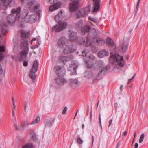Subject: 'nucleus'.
<instances>
[{"label":"nucleus","instance_id":"f257e3e1","mask_svg":"<svg viewBox=\"0 0 148 148\" xmlns=\"http://www.w3.org/2000/svg\"><path fill=\"white\" fill-rule=\"evenodd\" d=\"M21 10V8L18 7L16 9H13L12 11V14L8 15L7 17V20L9 24L13 25L16 21V16L19 17L20 12Z\"/></svg>","mask_w":148,"mask_h":148},{"label":"nucleus","instance_id":"f03ea898","mask_svg":"<svg viewBox=\"0 0 148 148\" xmlns=\"http://www.w3.org/2000/svg\"><path fill=\"white\" fill-rule=\"evenodd\" d=\"M22 3L27 4V7L31 10L35 12L39 8L40 5L34 6L36 1L35 0H20Z\"/></svg>","mask_w":148,"mask_h":148},{"label":"nucleus","instance_id":"7ed1b4c3","mask_svg":"<svg viewBox=\"0 0 148 148\" xmlns=\"http://www.w3.org/2000/svg\"><path fill=\"white\" fill-rule=\"evenodd\" d=\"M28 41L26 40L23 41L21 43V49H25L21 52V56L22 58L25 57L29 52Z\"/></svg>","mask_w":148,"mask_h":148},{"label":"nucleus","instance_id":"20e7f679","mask_svg":"<svg viewBox=\"0 0 148 148\" xmlns=\"http://www.w3.org/2000/svg\"><path fill=\"white\" fill-rule=\"evenodd\" d=\"M110 68V66L107 65L104 67L103 62L101 61H99L98 62L97 69L99 71L98 74V76H99L102 73H104L106 71Z\"/></svg>","mask_w":148,"mask_h":148},{"label":"nucleus","instance_id":"39448f33","mask_svg":"<svg viewBox=\"0 0 148 148\" xmlns=\"http://www.w3.org/2000/svg\"><path fill=\"white\" fill-rule=\"evenodd\" d=\"M38 62L37 60H36L34 62L31 69L29 76L33 80H35L36 77L35 73L38 69Z\"/></svg>","mask_w":148,"mask_h":148},{"label":"nucleus","instance_id":"423d86ee","mask_svg":"<svg viewBox=\"0 0 148 148\" xmlns=\"http://www.w3.org/2000/svg\"><path fill=\"white\" fill-rule=\"evenodd\" d=\"M68 25V23L66 22H63L60 24L55 25L53 28V31L58 32L66 29Z\"/></svg>","mask_w":148,"mask_h":148},{"label":"nucleus","instance_id":"0eeeda50","mask_svg":"<svg viewBox=\"0 0 148 148\" xmlns=\"http://www.w3.org/2000/svg\"><path fill=\"white\" fill-rule=\"evenodd\" d=\"M71 3L70 5V10L71 12L76 11L80 8L79 1L80 0H70Z\"/></svg>","mask_w":148,"mask_h":148},{"label":"nucleus","instance_id":"6e6552de","mask_svg":"<svg viewBox=\"0 0 148 148\" xmlns=\"http://www.w3.org/2000/svg\"><path fill=\"white\" fill-rule=\"evenodd\" d=\"M54 70L57 76L63 77L65 73V69L62 66H56L54 68Z\"/></svg>","mask_w":148,"mask_h":148},{"label":"nucleus","instance_id":"1a4fd4ad","mask_svg":"<svg viewBox=\"0 0 148 148\" xmlns=\"http://www.w3.org/2000/svg\"><path fill=\"white\" fill-rule=\"evenodd\" d=\"M90 8L89 6L86 7L84 9H82L76 13L77 17L86 16L90 12Z\"/></svg>","mask_w":148,"mask_h":148},{"label":"nucleus","instance_id":"9d476101","mask_svg":"<svg viewBox=\"0 0 148 148\" xmlns=\"http://www.w3.org/2000/svg\"><path fill=\"white\" fill-rule=\"evenodd\" d=\"M63 53L68 54L73 52L75 51L76 48L75 46L74 45H66L63 48Z\"/></svg>","mask_w":148,"mask_h":148},{"label":"nucleus","instance_id":"9b49d317","mask_svg":"<svg viewBox=\"0 0 148 148\" xmlns=\"http://www.w3.org/2000/svg\"><path fill=\"white\" fill-rule=\"evenodd\" d=\"M114 61L117 63L118 65L120 67H122L124 64V62L123 59V57L120 56L117 53L114 55Z\"/></svg>","mask_w":148,"mask_h":148},{"label":"nucleus","instance_id":"f8f14e48","mask_svg":"<svg viewBox=\"0 0 148 148\" xmlns=\"http://www.w3.org/2000/svg\"><path fill=\"white\" fill-rule=\"evenodd\" d=\"M2 1L3 5V8L4 10L7 9L8 5L11 7L14 6L15 5V2L14 0H2Z\"/></svg>","mask_w":148,"mask_h":148},{"label":"nucleus","instance_id":"ddd939ff","mask_svg":"<svg viewBox=\"0 0 148 148\" xmlns=\"http://www.w3.org/2000/svg\"><path fill=\"white\" fill-rule=\"evenodd\" d=\"M58 46L62 48L68 45V40L65 37H61L58 41Z\"/></svg>","mask_w":148,"mask_h":148},{"label":"nucleus","instance_id":"4468645a","mask_svg":"<svg viewBox=\"0 0 148 148\" xmlns=\"http://www.w3.org/2000/svg\"><path fill=\"white\" fill-rule=\"evenodd\" d=\"M87 58H85L84 60L87 65V66L89 68L92 67L93 65L92 62L95 59V57L92 55L90 56L87 59Z\"/></svg>","mask_w":148,"mask_h":148},{"label":"nucleus","instance_id":"2eb2a0df","mask_svg":"<svg viewBox=\"0 0 148 148\" xmlns=\"http://www.w3.org/2000/svg\"><path fill=\"white\" fill-rule=\"evenodd\" d=\"M36 15L35 14H32L31 15H29L26 18L25 22L27 23H34L36 21Z\"/></svg>","mask_w":148,"mask_h":148},{"label":"nucleus","instance_id":"dca6fc26","mask_svg":"<svg viewBox=\"0 0 148 148\" xmlns=\"http://www.w3.org/2000/svg\"><path fill=\"white\" fill-rule=\"evenodd\" d=\"M93 1L94 8L93 12H97L99 9L101 0H92Z\"/></svg>","mask_w":148,"mask_h":148},{"label":"nucleus","instance_id":"f3484780","mask_svg":"<svg viewBox=\"0 0 148 148\" xmlns=\"http://www.w3.org/2000/svg\"><path fill=\"white\" fill-rule=\"evenodd\" d=\"M69 32H70L69 36V40L72 41L76 40L77 39L76 33L74 31L71 32L70 30Z\"/></svg>","mask_w":148,"mask_h":148},{"label":"nucleus","instance_id":"a211bd4d","mask_svg":"<svg viewBox=\"0 0 148 148\" xmlns=\"http://www.w3.org/2000/svg\"><path fill=\"white\" fill-rule=\"evenodd\" d=\"M64 16V14L63 12L61 11L55 17V19L58 23H59L61 21V20L63 19Z\"/></svg>","mask_w":148,"mask_h":148},{"label":"nucleus","instance_id":"6ab92c4d","mask_svg":"<svg viewBox=\"0 0 148 148\" xmlns=\"http://www.w3.org/2000/svg\"><path fill=\"white\" fill-rule=\"evenodd\" d=\"M91 30H92L95 32H96V30L95 29H91L90 26L89 25H87L81 27V31L83 33V35H84L85 33L89 32Z\"/></svg>","mask_w":148,"mask_h":148},{"label":"nucleus","instance_id":"aec40b11","mask_svg":"<svg viewBox=\"0 0 148 148\" xmlns=\"http://www.w3.org/2000/svg\"><path fill=\"white\" fill-rule=\"evenodd\" d=\"M128 45V41L127 39H124L121 46L123 52H125L127 50Z\"/></svg>","mask_w":148,"mask_h":148},{"label":"nucleus","instance_id":"412c9836","mask_svg":"<svg viewBox=\"0 0 148 148\" xmlns=\"http://www.w3.org/2000/svg\"><path fill=\"white\" fill-rule=\"evenodd\" d=\"M69 82L72 87L74 88L77 87L79 84L78 81L76 79H70Z\"/></svg>","mask_w":148,"mask_h":148},{"label":"nucleus","instance_id":"4be33fe9","mask_svg":"<svg viewBox=\"0 0 148 148\" xmlns=\"http://www.w3.org/2000/svg\"><path fill=\"white\" fill-rule=\"evenodd\" d=\"M55 80L57 84L59 85L63 84L67 82L63 78L57 77L55 79Z\"/></svg>","mask_w":148,"mask_h":148},{"label":"nucleus","instance_id":"5701e85b","mask_svg":"<svg viewBox=\"0 0 148 148\" xmlns=\"http://www.w3.org/2000/svg\"><path fill=\"white\" fill-rule=\"evenodd\" d=\"M29 12L26 9L23 10L21 14V18L23 19H24V21H25L26 18L29 15H28Z\"/></svg>","mask_w":148,"mask_h":148},{"label":"nucleus","instance_id":"b1692460","mask_svg":"<svg viewBox=\"0 0 148 148\" xmlns=\"http://www.w3.org/2000/svg\"><path fill=\"white\" fill-rule=\"evenodd\" d=\"M109 53L105 50L100 51L98 54V56L99 58H102L104 56H108Z\"/></svg>","mask_w":148,"mask_h":148},{"label":"nucleus","instance_id":"393cba45","mask_svg":"<svg viewBox=\"0 0 148 148\" xmlns=\"http://www.w3.org/2000/svg\"><path fill=\"white\" fill-rule=\"evenodd\" d=\"M21 52L20 53V55L15 56L13 57V58L16 61L20 62L22 60H23L26 58V56L22 58L21 56Z\"/></svg>","mask_w":148,"mask_h":148},{"label":"nucleus","instance_id":"a878e982","mask_svg":"<svg viewBox=\"0 0 148 148\" xmlns=\"http://www.w3.org/2000/svg\"><path fill=\"white\" fill-rule=\"evenodd\" d=\"M94 40H96L97 42V43L98 45H103L105 42L104 40L101 38H95L93 39Z\"/></svg>","mask_w":148,"mask_h":148},{"label":"nucleus","instance_id":"bb28decb","mask_svg":"<svg viewBox=\"0 0 148 148\" xmlns=\"http://www.w3.org/2000/svg\"><path fill=\"white\" fill-rule=\"evenodd\" d=\"M8 25L6 23L1 27V30L3 35H5L7 32Z\"/></svg>","mask_w":148,"mask_h":148},{"label":"nucleus","instance_id":"cd10ccee","mask_svg":"<svg viewBox=\"0 0 148 148\" xmlns=\"http://www.w3.org/2000/svg\"><path fill=\"white\" fill-rule=\"evenodd\" d=\"M106 43L109 46H113L114 45L113 41L111 38H107L106 39Z\"/></svg>","mask_w":148,"mask_h":148},{"label":"nucleus","instance_id":"c85d7f7f","mask_svg":"<svg viewBox=\"0 0 148 148\" xmlns=\"http://www.w3.org/2000/svg\"><path fill=\"white\" fill-rule=\"evenodd\" d=\"M14 125L15 128V129L17 130H21L22 128L21 126H19L17 125V123L16 119L14 118V121H13Z\"/></svg>","mask_w":148,"mask_h":148},{"label":"nucleus","instance_id":"c756f323","mask_svg":"<svg viewBox=\"0 0 148 148\" xmlns=\"http://www.w3.org/2000/svg\"><path fill=\"white\" fill-rule=\"evenodd\" d=\"M53 121H50L49 120L46 121L45 122V126L46 127H50L52 125Z\"/></svg>","mask_w":148,"mask_h":148},{"label":"nucleus","instance_id":"7c9ffc66","mask_svg":"<svg viewBox=\"0 0 148 148\" xmlns=\"http://www.w3.org/2000/svg\"><path fill=\"white\" fill-rule=\"evenodd\" d=\"M21 36L22 39H23L28 38V34L27 33L24 31H21Z\"/></svg>","mask_w":148,"mask_h":148},{"label":"nucleus","instance_id":"2f4dec72","mask_svg":"<svg viewBox=\"0 0 148 148\" xmlns=\"http://www.w3.org/2000/svg\"><path fill=\"white\" fill-rule=\"evenodd\" d=\"M40 117L39 116H37L34 121L30 123V125H32L34 124H35L38 123L40 121Z\"/></svg>","mask_w":148,"mask_h":148},{"label":"nucleus","instance_id":"473e14b6","mask_svg":"<svg viewBox=\"0 0 148 148\" xmlns=\"http://www.w3.org/2000/svg\"><path fill=\"white\" fill-rule=\"evenodd\" d=\"M91 38L88 36L87 37V41L86 44V45L87 46H89L91 45L92 43L90 41Z\"/></svg>","mask_w":148,"mask_h":148},{"label":"nucleus","instance_id":"72a5a7b5","mask_svg":"<svg viewBox=\"0 0 148 148\" xmlns=\"http://www.w3.org/2000/svg\"><path fill=\"white\" fill-rule=\"evenodd\" d=\"M33 146L32 143H29L23 146L22 148H33Z\"/></svg>","mask_w":148,"mask_h":148},{"label":"nucleus","instance_id":"f704fd0d","mask_svg":"<svg viewBox=\"0 0 148 148\" xmlns=\"http://www.w3.org/2000/svg\"><path fill=\"white\" fill-rule=\"evenodd\" d=\"M59 59L62 60L64 63L67 61V58L64 56H61L59 57Z\"/></svg>","mask_w":148,"mask_h":148},{"label":"nucleus","instance_id":"c9c22d12","mask_svg":"<svg viewBox=\"0 0 148 148\" xmlns=\"http://www.w3.org/2000/svg\"><path fill=\"white\" fill-rule=\"evenodd\" d=\"M30 137L33 139H36L37 135L34 132H32L30 133Z\"/></svg>","mask_w":148,"mask_h":148},{"label":"nucleus","instance_id":"e433bc0d","mask_svg":"<svg viewBox=\"0 0 148 148\" xmlns=\"http://www.w3.org/2000/svg\"><path fill=\"white\" fill-rule=\"evenodd\" d=\"M30 123H29L27 121H24L23 123V125L22 126V128L27 127L29 125H30Z\"/></svg>","mask_w":148,"mask_h":148},{"label":"nucleus","instance_id":"4c0bfd02","mask_svg":"<svg viewBox=\"0 0 148 148\" xmlns=\"http://www.w3.org/2000/svg\"><path fill=\"white\" fill-rule=\"evenodd\" d=\"M88 19L89 20L95 23H97V20L96 18L93 17H89Z\"/></svg>","mask_w":148,"mask_h":148},{"label":"nucleus","instance_id":"58836bf2","mask_svg":"<svg viewBox=\"0 0 148 148\" xmlns=\"http://www.w3.org/2000/svg\"><path fill=\"white\" fill-rule=\"evenodd\" d=\"M56 9L55 8V6H54V5L51 6L49 9V10L50 11H52L54 10H56Z\"/></svg>","mask_w":148,"mask_h":148},{"label":"nucleus","instance_id":"ea45409f","mask_svg":"<svg viewBox=\"0 0 148 148\" xmlns=\"http://www.w3.org/2000/svg\"><path fill=\"white\" fill-rule=\"evenodd\" d=\"M5 48L3 46H0V52H3L5 51Z\"/></svg>","mask_w":148,"mask_h":148},{"label":"nucleus","instance_id":"a19ab883","mask_svg":"<svg viewBox=\"0 0 148 148\" xmlns=\"http://www.w3.org/2000/svg\"><path fill=\"white\" fill-rule=\"evenodd\" d=\"M54 6H55L56 9H57L60 8L61 5L60 4L57 3L56 4H54Z\"/></svg>","mask_w":148,"mask_h":148},{"label":"nucleus","instance_id":"79ce46f5","mask_svg":"<svg viewBox=\"0 0 148 148\" xmlns=\"http://www.w3.org/2000/svg\"><path fill=\"white\" fill-rule=\"evenodd\" d=\"M4 57L3 54L2 53H1L0 54V62L1 61Z\"/></svg>","mask_w":148,"mask_h":148},{"label":"nucleus","instance_id":"37998d69","mask_svg":"<svg viewBox=\"0 0 148 148\" xmlns=\"http://www.w3.org/2000/svg\"><path fill=\"white\" fill-rule=\"evenodd\" d=\"M67 107H65L63 109L62 111V114H65L66 113V112L67 110Z\"/></svg>","mask_w":148,"mask_h":148},{"label":"nucleus","instance_id":"c03bdc74","mask_svg":"<svg viewBox=\"0 0 148 148\" xmlns=\"http://www.w3.org/2000/svg\"><path fill=\"white\" fill-rule=\"evenodd\" d=\"M140 0H138V3L137 4L136 7V13L138 11V8L139 6V4L140 3Z\"/></svg>","mask_w":148,"mask_h":148},{"label":"nucleus","instance_id":"a18cd8bd","mask_svg":"<svg viewBox=\"0 0 148 148\" xmlns=\"http://www.w3.org/2000/svg\"><path fill=\"white\" fill-rule=\"evenodd\" d=\"M92 111H91L90 112V121L91 123H92Z\"/></svg>","mask_w":148,"mask_h":148},{"label":"nucleus","instance_id":"49530a36","mask_svg":"<svg viewBox=\"0 0 148 148\" xmlns=\"http://www.w3.org/2000/svg\"><path fill=\"white\" fill-rule=\"evenodd\" d=\"M38 46V45L35 44L34 45L32 46L31 47L32 49H34L37 48Z\"/></svg>","mask_w":148,"mask_h":148},{"label":"nucleus","instance_id":"de8ad7c7","mask_svg":"<svg viewBox=\"0 0 148 148\" xmlns=\"http://www.w3.org/2000/svg\"><path fill=\"white\" fill-rule=\"evenodd\" d=\"M77 143L79 144H82L83 143L82 139H77Z\"/></svg>","mask_w":148,"mask_h":148},{"label":"nucleus","instance_id":"09e8293b","mask_svg":"<svg viewBox=\"0 0 148 148\" xmlns=\"http://www.w3.org/2000/svg\"><path fill=\"white\" fill-rule=\"evenodd\" d=\"M86 51H84L82 52V56L83 57L86 56Z\"/></svg>","mask_w":148,"mask_h":148},{"label":"nucleus","instance_id":"8fccbe9b","mask_svg":"<svg viewBox=\"0 0 148 148\" xmlns=\"http://www.w3.org/2000/svg\"><path fill=\"white\" fill-rule=\"evenodd\" d=\"M99 121L100 125L101 127V115H100V114H99Z\"/></svg>","mask_w":148,"mask_h":148},{"label":"nucleus","instance_id":"3c124183","mask_svg":"<svg viewBox=\"0 0 148 148\" xmlns=\"http://www.w3.org/2000/svg\"><path fill=\"white\" fill-rule=\"evenodd\" d=\"M28 65V62L27 61H25L23 62V65L25 66H26Z\"/></svg>","mask_w":148,"mask_h":148},{"label":"nucleus","instance_id":"603ef678","mask_svg":"<svg viewBox=\"0 0 148 148\" xmlns=\"http://www.w3.org/2000/svg\"><path fill=\"white\" fill-rule=\"evenodd\" d=\"M127 132L126 131H124V132L123 133V134H122L123 136H126L127 134Z\"/></svg>","mask_w":148,"mask_h":148},{"label":"nucleus","instance_id":"864d4df0","mask_svg":"<svg viewBox=\"0 0 148 148\" xmlns=\"http://www.w3.org/2000/svg\"><path fill=\"white\" fill-rule=\"evenodd\" d=\"M145 136V135L144 134H142L141 135L140 139H143Z\"/></svg>","mask_w":148,"mask_h":148},{"label":"nucleus","instance_id":"5fc2aeb1","mask_svg":"<svg viewBox=\"0 0 148 148\" xmlns=\"http://www.w3.org/2000/svg\"><path fill=\"white\" fill-rule=\"evenodd\" d=\"M3 72V70L1 68V65H0V74H1Z\"/></svg>","mask_w":148,"mask_h":148},{"label":"nucleus","instance_id":"6e6d98bb","mask_svg":"<svg viewBox=\"0 0 148 148\" xmlns=\"http://www.w3.org/2000/svg\"><path fill=\"white\" fill-rule=\"evenodd\" d=\"M146 10H148V0L146 5Z\"/></svg>","mask_w":148,"mask_h":148},{"label":"nucleus","instance_id":"4d7b16f0","mask_svg":"<svg viewBox=\"0 0 148 148\" xmlns=\"http://www.w3.org/2000/svg\"><path fill=\"white\" fill-rule=\"evenodd\" d=\"M138 145L137 143H136L134 145L135 147L134 148H138Z\"/></svg>","mask_w":148,"mask_h":148},{"label":"nucleus","instance_id":"13d9d810","mask_svg":"<svg viewBox=\"0 0 148 148\" xmlns=\"http://www.w3.org/2000/svg\"><path fill=\"white\" fill-rule=\"evenodd\" d=\"M12 101L13 104H15V102L14 101V98L13 97H12Z\"/></svg>","mask_w":148,"mask_h":148},{"label":"nucleus","instance_id":"bf43d9fd","mask_svg":"<svg viewBox=\"0 0 148 148\" xmlns=\"http://www.w3.org/2000/svg\"><path fill=\"white\" fill-rule=\"evenodd\" d=\"M13 108H12V110H14H14L16 109V106L15 104H13Z\"/></svg>","mask_w":148,"mask_h":148},{"label":"nucleus","instance_id":"052dcab7","mask_svg":"<svg viewBox=\"0 0 148 148\" xmlns=\"http://www.w3.org/2000/svg\"><path fill=\"white\" fill-rule=\"evenodd\" d=\"M121 143L120 141H119L118 142V143H117V144L116 147V148H117V147H118L119 145H120Z\"/></svg>","mask_w":148,"mask_h":148},{"label":"nucleus","instance_id":"680f3d73","mask_svg":"<svg viewBox=\"0 0 148 148\" xmlns=\"http://www.w3.org/2000/svg\"><path fill=\"white\" fill-rule=\"evenodd\" d=\"M112 122V119H110L109 121V126L111 124Z\"/></svg>","mask_w":148,"mask_h":148},{"label":"nucleus","instance_id":"e2e57ef3","mask_svg":"<svg viewBox=\"0 0 148 148\" xmlns=\"http://www.w3.org/2000/svg\"><path fill=\"white\" fill-rule=\"evenodd\" d=\"M27 103H28L27 101H25V102L24 105H25V107H26V106H27Z\"/></svg>","mask_w":148,"mask_h":148},{"label":"nucleus","instance_id":"0e129e2a","mask_svg":"<svg viewBox=\"0 0 148 148\" xmlns=\"http://www.w3.org/2000/svg\"><path fill=\"white\" fill-rule=\"evenodd\" d=\"M40 42H41V41L39 39H38V43L37 45H38V46H39V45L40 44Z\"/></svg>","mask_w":148,"mask_h":148},{"label":"nucleus","instance_id":"69168bd1","mask_svg":"<svg viewBox=\"0 0 148 148\" xmlns=\"http://www.w3.org/2000/svg\"><path fill=\"white\" fill-rule=\"evenodd\" d=\"M114 105H115V109H116V108H117V105H118L117 103H115Z\"/></svg>","mask_w":148,"mask_h":148},{"label":"nucleus","instance_id":"338daca9","mask_svg":"<svg viewBox=\"0 0 148 148\" xmlns=\"http://www.w3.org/2000/svg\"><path fill=\"white\" fill-rule=\"evenodd\" d=\"M14 116V110H13L12 111V116Z\"/></svg>","mask_w":148,"mask_h":148},{"label":"nucleus","instance_id":"774afa93","mask_svg":"<svg viewBox=\"0 0 148 148\" xmlns=\"http://www.w3.org/2000/svg\"><path fill=\"white\" fill-rule=\"evenodd\" d=\"M132 79H129L128 80V83H129L130 82H131L132 81Z\"/></svg>","mask_w":148,"mask_h":148}]
</instances>
